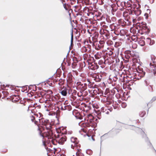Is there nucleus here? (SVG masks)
Wrapping results in <instances>:
<instances>
[{"instance_id":"nucleus-1","label":"nucleus","mask_w":156,"mask_h":156,"mask_svg":"<svg viewBox=\"0 0 156 156\" xmlns=\"http://www.w3.org/2000/svg\"><path fill=\"white\" fill-rule=\"evenodd\" d=\"M39 120L40 122L42 123V125L46 126L47 130H49L51 128L49 120H44L43 118H41V119H39Z\"/></svg>"},{"instance_id":"nucleus-2","label":"nucleus","mask_w":156,"mask_h":156,"mask_svg":"<svg viewBox=\"0 0 156 156\" xmlns=\"http://www.w3.org/2000/svg\"><path fill=\"white\" fill-rule=\"evenodd\" d=\"M136 70L138 74H136V75L137 76V75H138L139 77H137V79L139 80L144 76L146 73L143 70V69L141 68H138L136 69Z\"/></svg>"},{"instance_id":"nucleus-3","label":"nucleus","mask_w":156,"mask_h":156,"mask_svg":"<svg viewBox=\"0 0 156 156\" xmlns=\"http://www.w3.org/2000/svg\"><path fill=\"white\" fill-rule=\"evenodd\" d=\"M66 137L65 136H64L61 137L59 139L56 140V141L57 142L58 141V143L59 144H63L64 142L66 141Z\"/></svg>"},{"instance_id":"nucleus-4","label":"nucleus","mask_w":156,"mask_h":156,"mask_svg":"<svg viewBox=\"0 0 156 156\" xmlns=\"http://www.w3.org/2000/svg\"><path fill=\"white\" fill-rule=\"evenodd\" d=\"M73 114L77 119H82L83 117L79 112L76 113L73 112Z\"/></svg>"},{"instance_id":"nucleus-5","label":"nucleus","mask_w":156,"mask_h":156,"mask_svg":"<svg viewBox=\"0 0 156 156\" xmlns=\"http://www.w3.org/2000/svg\"><path fill=\"white\" fill-rule=\"evenodd\" d=\"M141 11L140 10H139L136 9L134 10L133 12L131 13V14H134L137 16H138L141 14Z\"/></svg>"},{"instance_id":"nucleus-6","label":"nucleus","mask_w":156,"mask_h":156,"mask_svg":"<svg viewBox=\"0 0 156 156\" xmlns=\"http://www.w3.org/2000/svg\"><path fill=\"white\" fill-rule=\"evenodd\" d=\"M71 141L72 142L74 143V146L75 147L77 146V144L78 143V140L76 138L74 137H72L71 138Z\"/></svg>"},{"instance_id":"nucleus-7","label":"nucleus","mask_w":156,"mask_h":156,"mask_svg":"<svg viewBox=\"0 0 156 156\" xmlns=\"http://www.w3.org/2000/svg\"><path fill=\"white\" fill-rule=\"evenodd\" d=\"M132 126L134 127L135 128L137 129H138L141 132V135L143 138H144L146 136H147L146 134L145 133L142 131V130L141 129L138 128L136 127L135 126L132 125Z\"/></svg>"},{"instance_id":"nucleus-8","label":"nucleus","mask_w":156,"mask_h":156,"mask_svg":"<svg viewBox=\"0 0 156 156\" xmlns=\"http://www.w3.org/2000/svg\"><path fill=\"white\" fill-rule=\"evenodd\" d=\"M140 28L141 29H147V32H149L150 30L149 29H148L147 27L146 26V23H145L143 24V26H140Z\"/></svg>"},{"instance_id":"nucleus-9","label":"nucleus","mask_w":156,"mask_h":156,"mask_svg":"<svg viewBox=\"0 0 156 156\" xmlns=\"http://www.w3.org/2000/svg\"><path fill=\"white\" fill-rule=\"evenodd\" d=\"M67 88H65L63 90H62V91L59 92L61 93L63 96H66L67 94Z\"/></svg>"},{"instance_id":"nucleus-10","label":"nucleus","mask_w":156,"mask_h":156,"mask_svg":"<svg viewBox=\"0 0 156 156\" xmlns=\"http://www.w3.org/2000/svg\"><path fill=\"white\" fill-rule=\"evenodd\" d=\"M147 145L151 149H153L155 151H156L154 148L152 144L151 143L150 141H149L148 143H147Z\"/></svg>"},{"instance_id":"nucleus-11","label":"nucleus","mask_w":156,"mask_h":156,"mask_svg":"<svg viewBox=\"0 0 156 156\" xmlns=\"http://www.w3.org/2000/svg\"><path fill=\"white\" fill-rule=\"evenodd\" d=\"M145 114H146L145 111H144L140 112L139 113V115L141 117H143L144 116V115H145Z\"/></svg>"},{"instance_id":"nucleus-12","label":"nucleus","mask_w":156,"mask_h":156,"mask_svg":"<svg viewBox=\"0 0 156 156\" xmlns=\"http://www.w3.org/2000/svg\"><path fill=\"white\" fill-rule=\"evenodd\" d=\"M71 46L72 44H73V30L71 33ZM71 46H70V47Z\"/></svg>"},{"instance_id":"nucleus-13","label":"nucleus","mask_w":156,"mask_h":156,"mask_svg":"<svg viewBox=\"0 0 156 156\" xmlns=\"http://www.w3.org/2000/svg\"><path fill=\"white\" fill-rule=\"evenodd\" d=\"M106 134H105L104 135H103V136H101V143L102 142L103 140H104L106 138Z\"/></svg>"},{"instance_id":"nucleus-14","label":"nucleus","mask_w":156,"mask_h":156,"mask_svg":"<svg viewBox=\"0 0 156 156\" xmlns=\"http://www.w3.org/2000/svg\"><path fill=\"white\" fill-rule=\"evenodd\" d=\"M72 109V107L70 105H66V110H68V111H70Z\"/></svg>"},{"instance_id":"nucleus-15","label":"nucleus","mask_w":156,"mask_h":156,"mask_svg":"<svg viewBox=\"0 0 156 156\" xmlns=\"http://www.w3.org/2000/svg\"><path fill=\"white\" fill-rule=\"evenodd\" d=\"M86 153L87 154L91 155L92 154V151L90 150H87L86 151Z\"/></svg>"},{"instance_id":"nucleus-16","label":"nucleus","mask_w":156,"mask_h":156,"mask_svg":"<svg viewBox=\"0 0 156 156\" xmlns=\"http://www.w3.org/2000/svg\"><path fill=\"white\" fill-rule=\"evenodd\" d=\"M150 66L151 68L153 69V68L155 69L156 67V65H155L151 63L150 64Z\"/></svg>"},{"instance_id":"nucleus-17","label":"nucleus","mask_w":156,"mask_h":156,"mask_svg":"<svg viewBox=\"0 0 156 156\" xmlns=\"http://www.w3.org/2000/svg\"><path fill=\"white\" fill-rule=\"evenodd\" d=\"M110 94H111V95L113 96L115 94V90L114 89H112L111 90V93H110Z\"/></svg>"},{"instance_id":"nucleus-18","label":"nucleus","mask_w":156,"mask_h":156,"mask_svg":"<svg viewBox=\"0 0 156 156\" xmlns=\"http://www.w3.org/2000/svg\"><path fill=\"white\" fill-rule=\"evenodd\" d=\"M145 141L147 143L149 141H150L149 139L148 138L147 136H146L144 138Z\"/></svg>"},{"instance_id":"nucleus-19","label":"nucleus","mask_w":156,"mask_h":156,"mask_svg":"<svg viewBox=\"0 0 156 156\" xmlns=\"http://www.w3.org/2000/svg\"><path fill=\"white\" fill-rule=\"evenodd\" d=\"M141 43H142V44H140V46H144L145 45V41H144L142 40L141 41Z\"/></svg>"},{"instance_id":"nucleus-20","label":"nucleus","mask_w":156,"mask_h":156,"mask_svg":"<svg viewBox=\"0 0 156 156\" xmlns=\"http://www.w3.org/2000/svg\"><path fill=\"white\" fill-rule=\"evenodd\" d=\"M76 84L78 86H83V84L81 83V82H77L76 83Z\"/></svg>"},{"instance_id":"nucleus-21","label":"nucleus","mask_w":156,"mask_h":156,"mask_svg":"<svg viewBox=\"0 0 156 156\" xmlns=\"http://www.w3.org/2000/svg\"><path fill=\"white\" fill-rule=\"evenodd\" d=\"M156 100V96L154 97L151 100V102H152L155 101Z\"/></svg>"},{"instance_id":"nucleus-22","label":"nucleus","mask_w":156,"mask_h":156,"mask_svg":"<svg viewBox=\"0 0 156 156\" xmlns=\"http://www.w3.org/2000/svg\"><path fill=\"white\" fill-rule=\"evenodd\" d=\"M105 110V108L104 107H102L101 108V111L102 112H105V111H106L107 110L106 109H105V111L104 110Z\"/></svg>"},{"instance_id":"nucleus-23","label":"nucleus","mask_w":156,"mask_h":156,"mask_svg":"<svg viewBox=\"0 0 156 156\" xmlns=\"http://www.w3.org/2000/svg\"><path fill=\"white\" fill-rule=\"evenodd\" d=\"M153 71V73L154 75H156V69H152Z\"/></svg>"},{"instance_id":"nucleus-24","label":"nucleus","mask_w":156,"mask_h":156,"mask_svg":"<svg viewBox=\"0 0 156 156\" xmlns=\"http://www.w3.org/2000/svg\"><path fill=\"white\" fill-rule=\"evenodd\" d=\"M78 156H84L83 154L81 152H79L78 154Z\"/></svg>"},{"instance_id":"nucleus-25","label":"nucleus","mask_w":156,"mask_h":156,"mask_svg":"<svg viewBox=\"0 0 156 156\" xmlns=\"http://www.w3.org/2000/svg\"><path fill=\"white\" fill-rule=\"evenodd\" d=\"M47 92L49 93L50 94H52L53 93L52 91V90H47Z\"/></svg>"},{"instance_id":"nucleus-26","label":"nucleus","mask_w":156,"mask_h":156,"mask_svg":"<svg viewBox=\"0 0 156 156\" xmlns=\"http://www.w3.org/2000/svg\"><path fill=\"white\" fill-rule=\"evenodd\" d=\"M77 151L76 152V155L77 156H78V153L79 152H80V151H81V149H77Z\"/></svg>"},{"instance_id":"nucleus-27","label":"nucleus","mask_w":156,"mask_h":156,"mask_svg":"<svg viewBox=\"0 0 156 156\" xmlns=\"http://www.w3.org/2000/svg\"><path fill=\"white\" fill-rule=\"evenodd\" d=\"M131 52V51H125V53L128 55L130 54Z\"/></svg>"},{"instance_id":"nucleus-28","label":"nucleus","mask_w":156,"mask_h":156,"mask_svg":"<svg viewBox=\"0 0 156 156\" xmlns=\"http://www.w3.org/2000/svg\"><path fill=\"white\" fill-rule=\"evenodd\" d=\"M102 45H99L98 44V48H97V49H100L101 48H102Z\"/></svg>"},{"instance_id":"nucleus-29","label":"nucleus","mask_w":156,"mask_h":156,"mask_svg":"<svg viewBox=\"0 0 156 156\" xmlns=\"http://www.w3.org/2000/svg\"><path fill=\"white\" fill-rule=\"evenodd\" d=\"M9 85H6V86H5V85L3 84V85H2V86H3V87L4 88H5L6 87H9Z\"/></svg>"},{"instance_id":"nucleus-30","label":"nucleus","mask_w":156,"mask_h":156,"mask_svg":"<svg viewBox=\"0 0 156 156\" xmlns=\"http://www.w3.org/2000/svg\"><path fill=\"white\" fill-rule=\"evenodd\" d=\"M82 87V88H83V91H84L87 89V87L86 86H83Z\"/></svg>"},{"instance_id":"nucleus-31","label":"nucleus","mask_w":156,"mask_h":156,"mask_svg":"<svg viewBox=\"0 0 156 156\" xmlns=\"http://www.w3.org/2000/svg\"><path fill=\"white\" fill-rule=\"evenodd\" d=\"M63 105V109H64V110H66V105H65L64 103Z\"/></svg>"},{"instance_id":"nucleus-32","label":"nucleus","mask_w":156,"mask_h":156,"mask_svg":"<svg viewBox=\"0 0 156 156\" xmlns=\"http://www.w3.org/2000/svg\"><path fill=\"white\" fill-rule=\"evenodd\" d=\"M136 7V5H135L134 4H133V5L132 6V8H134Z\"/></svg>"},{"instance_id":"nucleus-33","label":"nucleus","mask_w":156,"mask_h":156,"mask_svg":"<svg viewBox=\"0 0 156 156\" xmlns=\"http://www.w3.org/2000/svg\"><path fill=\"white\" fill-rule=\"evenodd\" d=\"M90 125L88 123H86L85 124V126L86 127H89L90 126Z\"/></svg>"},{"instance_id":"nucleus-34","label":"nucleus","mask_w":156,"mask_h":156,"mask_svg":"<svg viewBox=\"0 0 156 156\" xmlns=\"http://www.w3.org/2000/svg\"><path fill=\"white\" fill-rule=\"evenodd\" d=\"M99 43L101 45H102L103 44V42L102 41H101L99 42Z\"/></svg>"},{"instance_id":"nucleus-35","label":"nucleus","mask_w":156,"mask_h":156,"mask_svg":"<svg viewBox=\"0 0 156 156\" xmlns=\"http://www.w3.org/2000/svg\"><path fill=\"white\" fill-rule=\"evenodd\" d=\"M61 110H64V109H63V105H62V106H61Z\"/></svg>"},{"instance_id":"nucleus-36","label":"nucleus","mask_w":156,"mask_h":156,"mask_svg":"<svg viewBox=\"0 0 156 156\" xmlns=\"http://www.w3.org/2000/svg\"><path fill=\"white\" fill-rule=\"evenodd\" d=\"M94 56H95V58L96 59H98L99 58V57H98L96 55H95Z\"/></svg>"},{"instance_id":"nucleus-37","label":"nucleus","mask_w":156,"mask_h":156,"mask_svg":"<svg viewBox=\"0 0 156 156\" xmlns=\"http://www.w3.org/2000/svg\"><path fill=\"white\" fill-rule=\"evenodd\" d=\"M112 109H107L108 110H109L110 112H111L112 110Z\"/></svg>"},{"instance_id":"nucleus-38","label":"nucleus","mask_w":156,"mask_h":156,"mask_svg":"<svg viewBox=\"0 0 156 156\" xmlns=\"http://www.w3.org/2000/svg\"><path fill=\"white\" fill-rule=\"evenodd\" d=\"M105 113L107 114H109V112L108 111H107V112H105Z\"/></svg>"},{"instance_id":"nucleus-39","label":"nucleus","mask_w":156,"mask_h":156,"mask_svg":"<svg viewBox=\"0 0 156 156\" xmlns=\"http://www.w3.org/2000/svg\"><path fill=\"white\" fill-rule=\"evenodd\" d=\"M117 32L116 31H114V33L116 35H118V34H117V33H116Z\"/></svg>"},{"instance_id":"nucleus-40","label":"nucleus","mask_w":156,"mask_h":156,"mask_svg":"<svg viewBox=\"0 0 156 156\" xmlns=\"http://www.w3.org/2000/svg\"><path fill=\"white\" fill-rule=\"evenodd\" d=\"M104 94L105 95H107V92L106 91L104 93Z\"/></svg>"},{"instance_id":"nucleus-41","label":"nucleus","mask_w":156,"mask_h":156,"mask_svg":"<svg viewBox=\"0 0 156 156\" xmlns=\"http://www.w3.org/2000/svg\"><path fill=\"white\" fill-rule=\"evenodd\" d=\"M63 6H64V8L66 9V10L67 9V8L66 7V6H65L64 5H63Z\"/></svg>"},{"instance_id":"nucleus-42","label":"nucleus","mask_w":156,"mask_h":156,"mask_svg":"<svg viewBox=\"0 0 156 156\" xmlns=\"http://www.w3.org/2000/svg\"><path fill=\"white\" fill-rule=\"evenodd\" d=\"M101 78H99V80H98L99 81H100L101 80L102 76H101Z\"/></svg>"},{"instance_id":"nucleus-43","label":"nucleus","mask_w":156,"mask_h":156,"mask_svg":"<svg viewBox=\"0 0 156 156\" xmlns=\"http://www.w3.org/2000/svg\"><path fill=\"white\" fill-rule=\"evenodd\" d=\"M10 88H11V90H14V89H13V88H12L11 87H10Z\"/></svg>"},{"instance_id":"nucleus-44","label":"nucleus","mask_w":156,"mask_h":156,"mask_svg":"<svg viewBox=\"0 0 156 156\" xmlns=\"http://www.w3.org/2000/svg\"><path fill=\"white\" fill-rule=\"evenodd\" d=\"M23 87V88H25V87H26V88H27V87H26V86H23V87Z\"/></svg>"},{"instance_id":"nucleus-45","label":"nucleus","mask_w":156,"mask_h":156,"mask_svg":"<svg viewBox=\"0 0 156 156\" xmlns=\"http://www.w3.org/2000/svg\"><path fill=\"white\" fill-rule=\"evenodd\" d=\"M52 143L53 144H54V145H55V143L54 142H52Z\"/></svg>"},{"instance_id":"nucleus-46","label":"nucleus","mask_w":156,"mask_h":156,"mask_svg":"<svg viewBox=\"0 0 156 156\" xmlns=\"http://www.w3.org/2000/svg\"><path fill=\"white\" fill-rule=\"evenodd\" d=\"M31 121H32V122H34V119H31Z\"/></svg>"},{"instance_id":"nucleus-47","label":"nucleus","mask_w":156,"mask_h":156,"mask_svg":"<svg viewBox=\"0 0 156 156\" xmlns=\"http://www.w3.org/2000/svg\"><path fill=\"white\" fill-rule=\"evenodd\" d=\"M148 11H150V10L149 9H147V12H148Z\"/></svg>"},{"instance_id":"nucleus-48","label":"nucleus","mask_w":156,"mask_h":156,"mask_svg":"<svg viewBox=\"0 0 156 156\" xmlns=\"http://www.w3.org/2000/svg\"><path fill=\"white\" fill-rule=\"evenodd\" d=\"M147 39H149V40H151V39L149 37H148L147 38Z\"/></svg>"},{"instance_id":"nucleus-49","label":"nucleus","mask_w":156,"mask_h":156,"mask_svg":"<svg viewBox=\"0 0 156 156\" xmlns=\"http://www.w3.org/2000/svg\"><path fill=\"white\" fill-rule=\"evenodd\" d=\"M73 145H71V147L72 148H73Z\"/></svg>"},{"instance_id":"nucleus-50","label":"nucleus","mask_w":156,"mask_h":156,"mask_svg":"<svg viewBox=\"0 0 156 156\" xmlns=\"http://www.w3.org/2000/svg\"><path fill=\"white\" fill-rule=\"evenodd\" d=\"M58 84L60 86L61 85V84H60V83H58Z\"/></svg>"},{"instance_id":"nucleus-51","label":"nucleus","mask_w":156,"mask_h":156,"mask_svg":"<svg viewBox=\"0 0 156 156\" xmlns=\"http://www.w3.org/2000/svg\"><path fill=\"white\" fill-rule=\"evenodd\" d=\"M70 49L69 50V51H68V54L69 53L70 51Z\"/></svg>"},{"instance_id":"nucleus-52","label":"nucleus","mask_w":156,"mask_h":156,"mask_svg":"<svg viewBox=\"0 0 156 156\" xmlns=\"http://www.w3.org/2000/svg\"><path fill=\"white\" fill-rule=\"evenodd\" d=\"M126 105H125V106H123H123H122V107H123V108H125V107H126Z\"/></svg>"},{"instance_id":"nucleus-53","label":"nucleus","mask_w":156,"mask_h":156,"mask_svg":"<svg viewBox=\"0 0 156 156\" xmlns=\"http://www.w3.org/2000/svg\"><path fill=\"white\" fill-rule=\"evenodd\" d=\"M41 134V136H42L43 137V135H42V134Z\"/></svg>"},{"instance_id":"nucleus-54","label":"nucleus","mask_w":156,"mask_h":156,"mask_svg":"<svg viewBox=\"0 0 156 156\" xmlns=\"http://www.w3.org/2000/svg\"><path fill=\"white\" fill-rule=\"evenodd\" d=\"M115 78H116V79H117V78L116 76L115 77Z\"/></svg>"},{"instance_id":"nucleus-55","label":"nucleus","mask_w":156,"mask_h":156,"mask_svg":"<svg viewBox=\"0 0 156 156\" xmlns=\"http://www.w3.org/2000/svg\"><path fill=\"white\" fill-rule=\"evenodd\" d=\"M89 30H88L87 31L89 33Z\"/></svg>"},{"instance_id":"nucleus-56","label":"nucleus","mask_w":156,"mask_h":156,"mask_svg":"<svg viewBox=\"0 0 156 156\" xmlns=\"http://www.w3.org/2000/svg\"><path fill=\"white\" fill-rule=\"evenodd\" d=\"M62 80V79H60L59 80V81H60V80Z\"/></svg>"},{"instance_id":"nucleus-57","label":"nucleus","mask_w":156,"mask_h":156,"mask_svg":"<svg viewBox=\"0 0 156 156\" xmlns=\"http://www.w3.org/2000/svg\"><path fill=\"white\" fill-rule=\"evenodd\" d=\"M29 110V108H28V111Z\"/></svg>"},{"instance_id":"nucleus-58","label":"nucleus","mask_w":156,"mask_h":156,"mask_svg":"<svg viewBox=\"0 0 156 156\" xmlns=\"http://www.w3.org/2000/svg\"><path fill=\"white\" fill-rule=\"evenodd\" d=\"M84 85H86L87 84H86V83H84Z\"/></svg>"},{"instance_id":"nucleus-59","label":"nucleus","mask_w":156,"mask_h":156,"mask_svg":"<svg viewBox=\"0 0 156 156\" xmlns=\"http://www.w3.org/2000/svg\"><path fill=\"white\" fill-rule=\"evenodd\" d=\"M111 103V102H109V104H110Z\"/></svg>"},{"instance_id":"nucleus-60","label":"nucleus","mask_w":156,"mask_h":156,"mask_svg":"<svg viewBox=\"0 0 156 156\" xmlns=\"http://www.w3.org/2000/svg\"><path fill=\"white\" fill-rule=\"evenodd\" d=\"M153 63H155V62H153Z\"/></svg>"},{"instance_id":"nucleus-61","label":"nucleus","mask_w":156,"mask_h":156,"mask_svg":"<svg viewBox=\"0 0 156 156\" xmlns=\"http://www.w3.org/2000/svg\"><path fill=\"white\" fill-rule=\"evenodd\" d=\"M98 68V67L97 66V68L96 69H97Z\"/></svg>"},{"instance_id":"nucleus-62","label":"nucleus","mask_w":156,"mask_h":156,"mask_svg":"<svg viewBox=\"0 0 156 156\" xmlns=\"http://www.w3.org/2000/svg\"><path fill=\"white\" fill-rule=\"evenodd\" d=\"M2 93H3V94H4L3 92H2Z\"/></svg>"},{"instance_id":"nucleus-63","label":"nucleus","mask_w":156,"mask_h":156,"mask_svg":"<svg viewBox=\"0 0 156 156\" xmlns=\"http://www.w3.org/2000/svg\"><path fill=\"white\" fill-rule=\"evenodd\" d=\"M39 84H40V83H39V84H37V85H38Z\"/></svg>"},{"instance_id":"nucleus-64","label":"nucleus","mask_w":156,"mask_h":156,"mask_svg":"<svg viewBox=\"0 0 156 156\" xmlns=\"http://www.w3.org/2000/svg\"><path fill=\"white\" fill-rule=\"evenodd\" d=\"M90 43H91V41L90 42Z\"/></svg>"}]
</instances>
